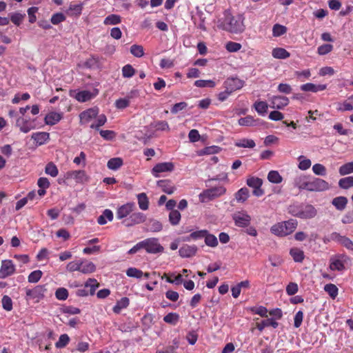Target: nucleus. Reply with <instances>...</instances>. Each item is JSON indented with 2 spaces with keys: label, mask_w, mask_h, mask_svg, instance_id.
<instances>
[{
  "label": "nucleus",
  "mask_w": 353,
  "mask_h": 353,
  "mask_svg": "<svg viewBox=\"0 0 353 353\" xmlns=\"http://www.w3.org/2000/svg\"><path fill=\"white\" fill-rule=\"evenodd\" d=\"M96 92H92L88 90H81L76 93L74 98L79 102H85L97 95Z\"/></svg>",
  "instance_id": "nucleus-22"
},
{
  "label": "nucleus",
  "mask_w": 353,
  "mask_h": 353,
  "mask_svg": "<svg viewBox=\"0 0 353 353\" xmlns=\"http://www.w3.org/2000/svg\"><path fill=\"white\" fill-rule=\"evenodd\" d=\"M69 341L70 337L68 334H61L59 336L58 341L55 343V347L58 349L63 348L68 344Z\"/></svg>",
  "instance_id": "nucleus-52"
},
{
  "label": "nucleus",
  "mask_w": 353,
  "mask_h": 353,
  "mask_svg": "<svg viewBox=\"0 0 353 353\" xmlns=\"http://www.w3.org/2000/svg\"><path fill=\"white\" fill-rule=\"evenodd\" d=\"M128 220L130 221V223H128V225L139 224L145 221L146 216L143 213L137 212L130 214Z\"/></svg>",
  "instance_id": "nucleus-25"
},
{
  "label": "nucleus",
  "mask_w": 353,
  "mask_h": 353,
  "mask_svg": "<svg viewBox=\"0 0 353 353\" xmlns=\"http://www.w3.org/2000/svg\"><path fill=\"white\" fill-rule=\"evenodd\" d=\"M339 172L344 176L353 172V162L347 163L339 168Z\"/></svg>",
  "instance_id": "nucleus-54"
},
{
  "label": "nucleus",
  "mask_w": 353,
  "mask_h": 353,
  "mask_svg": "<svg viewBox=\"0 0 353 353\" xmlns=\"http://www.w3.org/2000/svg\"><path fill=\"white\" fill-rule=\"evenodd\" d=\"M249 197V190L246 188H242L235 194L236 200L238 202L243 203Z\"/></svg>",
  "instance_id": "nucleus-37"
},
{
  "label": "nucleus",
  "mask_w": 353,
  "mask_h": 353,
  "mask_svg": "<svg viewBox=\"0 0 353 353\" xmlns=\"http://www.w3.org/2000/svg\"><path fill=\"white\" fill-rule=\"evenodd\" d=\"M82 11V5L71 3L65 12L69 15H80Z\"/></svg>",
  "instance_id": "nucleus-43"
},
{
  "label": "nucleus",
  "mask_w": 353,
  "mask_h": 353,
  "mask_svg": "<svg viewBox=\"0 0 353 353\" xmlns=\"http://www.w3.org/2000/svg\"><path fill=\"white\" fill-rule=\"evenodd\" d=\"M31 137L37 145H41L50 139V134L46 132H38L33 133Z\"/></svg>",
  "instance_id": "nucleus-21"
},
{
  "label": "nucleus",
  "mask_w": 353,
  "mask_h": 353,
  "mask_svg": "<svg viewBox=\"0 0 353 353\" xmlns=\"http://www.w3.org/2000/svg\"><path fill=\"white\" fill-rule=\"evenodd\" d=\"M243 19V17L241 14L232 16L228 11H225L223 18L219 19L217 26L224 30L232 33H239L245 29Z\"/></svg>",
  "instance_id": "nucleus-1"
},
{
  "label": "nucleus",
  "mask_w": 353,
  "mask_h": 353,
  "mask_svg": "<svg viewBox=\"0 0 353 353\" xmlns=\"http://www.w3.org/2000/svg\"><path fill=\"white\" fill-rule=\"evenodd\" d=\"M126 274L129 277L140 279L143 276V272L136 268H130L126 270Z\"/></svg>",
  "instance_id": "nucleus-57"
},
{
  "label": "nucleus",
  "mask_w": 353,
  "mask_h": 353,
  "mask_svg": "<svg viewBox=\"0 0 353 353\" xmlns=\"http://www.w3.org/2000/svg\"><path fill=\"white\" fill-rule=\"evenodd\" d=\"M197 251V247L194 245H184L179 250V255L183 258H188L194 256Z\"/></svg>",
  "instance_id": "nucleus-19"
},
{
  "label": "nucleus",
  "mask_w": 353,
  "mask_h": 353,
  "mask_svg": "<svg viewBox=\"0 0 353 353\" xmlns=\"http://www.w3.org/2000/svg\"><path fill=\"white\" fill-rule=\"evenodd\" d=\"M179 318L180 316L177 313L170 312L163 317V321L167 323L175 325L178 323Z\"/></svg>",
  "instance_id": "nucleus-44"
},
{
  "label": "nucleus",
  "mask_w": 353,
  "mask_h": 353,
  "mask_svg": "<svg viewBox=\"0 0 353 353\" xmlns=\"http://www.w3.org/2000/svg\"><path fill=\"white\" fill-rule=\"evenodd\" d=\"M288 212L292 216L307 219L314 218L317 214V210L310 204L294 203L289 206Z\"/></svg>",
  "instance_id": "nucleus-2"
},
{
  "label": "nucleus",
  "mask_w": 353,
  "mask_h": 353,
  "mask_svg": "<svg viewBox=\"0 0 353 353\" xmlns=\"http://www.w3.org/2000/svg\"><path fill=\"white\" fill-rule=\"evenodd\" d=\"M290 253L295 262H301L304 259L303 252L298 248L291 249Z\"/></svg>",
  "instance_id": "nucleus-47"
},
{
  "label": "nucleus",
  "mask_w": 353,
  "mask_h": 353,
  "mask_svg": "<svg viewBox=\"0 0 353 353\" xmlns=\"http://www.w3.org/2000/svg\"><path fill=\"white\" fill-rule=\"evenodd\" d=\"M299 165L298 168L301 170H306L310 168L312 162L309 159H307L304 156H300L299 157Z\"/></svg>",
  "instance_id": "nucleus-48"
},
{
  "label": "nucleus",
  "mask_w": 353,
  "mask_h": 353,
  "mask_svg": "<svg viewBox=\"0 0 353 353\" xmlns=\"http://www.w3.org/2000/svg\"><path fill=\"white\" fill-rule=\"evenodd\" d=\"M270 107L273 109H283L289 104V99L283 96H272L270 98Z\"/></svg>",
  "instance_id": "nucleus-14"
},
{
  "label": "nucleus",
  "mask_w": 353,
  "mask_h": 353,
  "mask_svg": "<svg viewBox=\"0 0 353 353\" xmlns=\"http://www.w3.org/2000/svg\"><path fill=\"white\" fill-rule=\"evenodd\" d=\"M15 272V265L11 260H3L1 261L0 268V278L5 279L12 275Z\"/></svg>",
  "instance_id": "nucleus-13"
},
{
  "label": "nucleus",
  "mask_w": 353,
  "mask_h": 353,
  "mask_svg": "<svg viewBox=\"0 0 353 353\" xmlns=\"http://www.w3.org/2000/svg\"><path fill=\"white\" fill-rule=\"evenodd\" d=\"M348 101L349 100L347 99L342 103H339L337 105V110L341 112L353 110V103Z\"/></svg>",
  "instance_id": "nucleus-58"
},
{
  "label": "nucleus",
  "mask_w": 353,
  "mask_h": 353,
  "mask_svg": "<svg viewBox=\"0 0 353 353\" xmlns=\"http://www.w3.org/2000/svg\"><path fill=\"white\" fill-rule=\"evenodd\" d=\"M247 185L254 188L261 187L263 185V180L260 178L255 176H250L247 179Z\"/></svg>",
  "instance_id": "nucleus-46"
},
{
  "label": "nucleus",
  "mask_w": 353,
  "mask_h": 353,
  "mask_svg": "<svg viewBox=\"0 0 353 353\" xmlns=\"http://www.w3.org/2000/svg\"><path fill=\"white\" fill-rule=\"evenodd\" d=\"M157 185L168 194H172L175 190L172 183L168 180H159L157 181Z\"/></svg>",
  "instance_id": "nucleus-29"
},
{
  "label": "nucleus",
  "mask_w": 353,
  "mask_h": 353,
  "mask_svg": "<svg viewBox=\"0 0 353 353\" xmlns=\"http://www.w3.org/2000/svg\"><path fill=\"white\" fill-rule=\"evenodd\" d=\"M181 214L176 210H171L169 214V221L173 225H178L181 220Z\"/></svg>",
  "instance_id": "nucleus-51"
},
{
  "label": "nucleus",
  "mask_w": 353,
  "mask_h": 353,
  "mask_svg": "<svg viewBox=\"0 0 353 353\" xmlns=\"http://www.w3.org/2000/svg\"><path fill=\"white\" fill-rule=\"evenodd\" d=\"M297 225V221L294 219L279 222L270 228V232L278 236H285L292 234L296 230Z\"/></svg>",
  "instance_id": "nucleus-3"
},
{
  "label": "nucleus",
  "mask_w": 353,
  "mask_h": 353,
  "mask_svg": "<svg viewBox=\"0 0 353 353\" xmlns=\"http://www.w3.org/2000/svg\"><path fill=\"white\" fill-rule=\"evenodd\" d=\"M235 145L239 148H253L255 147V142L252 139H243L237 141Z\"/></svg>",
  "instance_id": "nucleus-39"
},
{
  "label": "nucleus",
  "mask_w": 353,
  "mask_h": 353,
  "mask_svg": "<svg viewBox=\"0 0 353 353\" xmlns=\"http://www.w3.org/2000/svg\"><path fill=\"white\" fill-rule=\"evenodd\" d=\"M204 239L205 245L209 247L215 248L218 245L219 242L217 238L214 234L209 233L208 231H207Z\"/></svg>",
  "instance_id": "nucleus-41"
},
{
  "label": "nucleus",
  "mask_w": 353,
  "mask_h": 353,
  "mask_svg": "<svg viewBox=\"0 0 353 353\" xmlns=\"http://www.w3.org/2000/svg\"><path fill=\"white\" fill-rule=\"evenodd\" d=\"M310 176L305 174H299L294 177L293 185L301 190H307L309 186Z\"/></svg>",
  "instance_id": "nucleus-16"
},
{
  "label": "nucleus",
  "mask_w": 353,
  "mask_h": 353,
  "mask_svg": "<svg viewBox=\"0 0 353 353\" xmlns=\"http://www.w3.org/2000/svg\"><path fill=\"white\" fill-rule=\"evenodd\" d=\"M99 108H92L82 112L79 114L80 121L82 124H86L91 120L96 118L99 114Z\"/></svg>",
  "instance_id": "nucleus-15"
},
{
  "label": "nucleus",
  "mask_w": 353,
  "mask_h": 353,
  "mask_svg": "<svg viewBox=\"0 0 353 353\" xmlns=\"http://www.w3.org/2000/svg\"><path fill=\"white\" fill-rule=\"evenodd\" d=\"M130 300L127 297H123L117 301L116 305L113 307L112 310L115 314H119L121 311L128 307Z\"/></svg>",
  "instance_id": "nucleus-30"
},
{
  "label": "nucleus",
  "mask_w": 353,
  "mask_h": 353,
  "mask_svg": "<svg viewBox=\"0 0 353 353\" xmlns=\"http://www.w3.org/2000/svg\"><path fill=\"white\" fill-rule=\"evenodd\" d=\"M324 290L332 299H334L338 296L339 289L334 284H326L324 286Z\"/></svg>",
  "instance_id": "nucleus-40"
},
{
  "label": "nucleus",
  "mask_w": 353,
  "mask_h": 353,
  "mask_svg": "<svg viewBox=\"0 0 353 353\" xmlns=\"http://www.w3.org/2000/svg\"><path fill=\"white\" fill-rule=\"evenodd\" d=\"M207 231L208 230H201L193 232L190 234V235L189 236L184 238L183 239V241H190L191 239H200L205 238V236L207 234Z\"/></svg>",
  "instance_id": "nucleus-45"
},
{
  "label": "nucleus",
  "mask_w": 353,
  "mask_h": 353,
  "mask_svg": "<svg viewBox=\"0 0 353 353\" xmlns=\"http://www.w3.org/2000/svg\"><path fill=\"white\" fill-rule=\"evenodd\" d=\"M253 106L256 112L261 116L265 115L268 110V103L263 101H256Z\"/></svg>",
  "instance_id": "nucleus-31"
},
{
  "label": "nucleus",
  "mask_w": 353,
  "mask_h": 353,
  "mask_svg": "<svg viewBox=\"0 0 353 353\" xmlns=\"http://www.w3.org/2000/svg\"><path fill=\"white\" fill-rule=\"evenodd\" d=\"M278 325L279 323L276 321L274 319L272 318L265 319L261 322L256 323V327L261 332L263 331L264 328L267 327L272 326L274 328H276L278 327Z\"/></svg>",
  "instance_id": "nucleus-28"
},
{
  "label": "nucleus",
  "mask_w": 353,
  "mask_h": 353,
  "mask_svg": "<svg viewBox=\"0 0 353 353\" xmlns=\"http://www.w3.org/2000/svg\"><path fill=\"white\" fill-rule=\"evenodd\" d=\"M130 52L133 56L140 58L144 55V49L141 45L134 44L130 47Z\"/></svg>",
  "instance_id": "nucleus-49"
},
{
  "label": "nucleus",
  "mask_w": 353,
  "mask_h": 353,
  "mask_svg": "<svg viewBox=\"0 0 353 353\" xmlns=\"http://www.w3.org/2000/svg\"><path fill=\"white\" fill-rule=\"evenodd\" d=\"M147 225V230L151 232H159L162 230L163 225L161 223L155 219L150 220Z\"/></svg>",
  "instance_id": "nucleus-32"
},
{
  "label": "nucleus",
  "mask_w": 353,
  "mask_h": 353,
  "mask_svg": "<svg viewBox=\"0 0 353 353\" xmlns=\"http://www.w3.org/2000/svg\"><path fill=\"white\" fill-rule=\"evenodd\" d=\"M350 260L345 254H337L330 259V269L332 271H343L345 269V265Z\"/></svg>",
  "instance_id": "nucleus-6"
},
{
  "label": "nucleus",
  "mask_w": 353,
  "mask_h": 353,
  "mask_svg": "<svg viewBox=\"0 0 353 353\" xmlns=\"http://www.w3.org/2000/svg\"><path fill=\"white\" fill-rule=\"evenodd\" d=\"M47 292L46 285H38L32 288L25 289V299L27 301H32L33 303H39L45 297Z\"/></svg>",
  "instance_id": "nucleus-4"
},
{
  "label": "nucleus",
  "mask_w": 353,
  "mask_h": 353,
  "mask_svg": "<svg viewBox=\"0 0 353 353\" xmlns=\"http://www.w3.org/2000/svg\"><path fill=\"white\" fill-rule=\"evenodd\" d=\"M45 172L47 174L55 177L59 174V170L57 167L52 162L48 163L45 168Z\"/></svg>",
  "instance_id": "nucleus-53"
},
{
  "label": "nucleus",
  "mask_w": 353,
  "mask_h": 353,
  "mask_svg": "<svg viewBox=\"0 0 353 353\" xmlns=\"http://www.w3.org/2000/svg\"><path fill=\"white\" fill-rule=\"evenodd\" d=\"M226 190L223 186L219 185L203 191L199 197L202 203H207L225 194Z\"/></svg>",
  "instance_id": "nucleus-5"
},
{
  "label": "nucleus",
  "mask_w": 353,
  "mask_h": 353,
  "mask_svg": "<svg viewBox=\"0 0 353 353\" xmlns=\"http://www.w3.org/2000/svg\"><path fill=\"white\" fill-rule=\"evenodd\" d=\"M272 55L275 59H285L290 56V54L284 48H276L272 50Z\"/></svg>",
  "instance_id": "nucleus-33"
},
{
  "label": "nucleus",
  "mask_w": 353,
  "mask_h": 353,
  "mask_svg": "<svg viewBox=\"0 0 353 353\" xmlns=\"http://www.w3.org/2000/svg\"><path fill=\"white\" fill-rule=\"evenodd\" d=\"M55 296L58 300L65 301L68 297V291L64 288H59L55 292Z\"/></svg>",
  "instance_id": "nucleus-64"
},
{
  "label": "nucleus",
  "mask_w": 353,
  "mask_h": 353,
  "mask_svg": "<svg viewBox=\"0 0 353 353\" xmlns=\"http://www.w3.org/2000/svg\"><path fill=\"white\" fill-rule=\"evenodd\" d=\"M123 164V160L121 158H112L110 159L107 163V166L110 170H117Z\"/></svg>",
  "instance_id": "nucleus-42"
},
{
  "label": "nucleus",
  "mask_w": 353,
  "mask_h": 353,
  "mask_svg": "<svg viewBox=\"0 0 353 353\" xmlns=\"http://www.w3.org/2000/svg\"><path fill=\"white\" fill-rule=\"evenodd\" d=\"M16 126L23 133H28L35 128L34 120L22 117L17 118Z\"/></svg>",
  "instance_id": "nucleus-12"
},
{
  "label": "nucleus",
  "mask_w": 353,
  "mask_h": 353,
  "mask_svg": "<svg viewBox=\"0 0 353 353\" xmlns=\"http://www.w3.org/2000/svg\"><path fill=\"white\" fill-rule=\"evenodd\" d=\"M268 179L270 183H280L283 181V178L278 171L272 170L269 172L268 174Z\"/></svg>",
  "instance_id": "nucleus-38"
},
{
  "label": "nucleus",
  "mask_w": 353,
  "mask_h": 353,
  "mask_svg": "<svg viewBox=\"0 0 353 353\" xmlns=\"http://www.w3.org/2000/svg\"><path fill=\"white\" fill-rule=\"evenodd\" d=\"M136 208L134 203H127L121 207H119L117 211V218L118 219H122L132 212Z\"/></svg>",
  "instance_id": "nucleus-17"
},
{
  "label": "nucleus",
  "mask_w": 353,
  "mask_h": 353,
  "mask_svg": "<svg viewBox=\"0 0 353 353\" xmlns=\"http://www.w3.org/2000/svg\"><path fill=\"white\" fill-rule=\"evenodd\" d=\"M244 85V81L239 78H228L223 83V87L231 94L236 90H240Z\"/></svg>",
  "instance_id": "nucleus-9"
},
{
  "label": "nucleus",
  "mask_w": 353,
  "mask_h": 353,
  "mask_svg": "<svg viewBox=\"0 0 353 353\" xmlns=\"http://www.w3.org/2000/svg\"><path fill=\"white\" fill-rule=\"evenodd\" d=\"M121 21V17L115 14H112L106 17L103 21V23L106 26H112L120 23Z\"/></svg>",
  "instance_id": "nucleus-36"
},
{
  "label": "nucleus",
  "mask_w": 353,
  "mask_h": 353,
  "mask_svg": "<svg viewBox=\"0 0 353 353\" xmlns=\"http://www.w3.org/2000/svg\"><path fill=\"white\" fill-rule=\"evenodd\" d=\"M139 207L142 210H146L149 207V201L145 193H140L137 195Z\"/></svg>",
  "instance_id": "nucleus-35"
},
{
  "label": "nucleus",
  "mask_w": 353,
  "mask_h": 353,
  "mask_svg": "<svg viewBox=\"0 0 353 353\" xmlns=\"http://www.w3.org/2000/svg\"><path fill=\"white\" fill-rule=\"evenodd\" d=\"M339 185L343 189H348L353 187V176L342 178L339 181Z\"/></svg>",
  "instance_id": "nucleus-50"
},
{
  "label": "nucleus",
  "mask_w": 353,
  "mask_h": 353,
  "mask_svg": "<svg viewBox=\"0 0 353 353\" xmlns=\"http://www.w3.org/2000/svg\"><path fill=\"white\" fill-rule=\"evenodd\" d=\"M96 270L95 265L88 260H81L80 272L83 274H90Z\"/></svg>",
  "instance_id": "nucleus-27"
},
{
  "label": "nucleus",
  "mask_w": 353,
  "mask_h": 353,
  "mask_svg": "<svg viewBox=\"0 0 353 353\" xmlns=\"http://www.w3.org/2000/svg\"><path fill=\"white\" fill-rule=\"evenodd\" d=\"M143 249H145L148 253L157 254L163 252V247L159 243L157 238H148L141 241Z\"/></svg>",
  "instance_id": "nucleus-7"
},
{
  "label": "nucleus",
  "mask_w": 353,
  "mask_h": 353,
  "mask_svg": "<svg viewBox=\"0 0 353 353\" xmlns=\"http://www.w3.org/2000/svg\"><path fill=\"white\" fill-rule=\"evenodd\" d=\"M347 199L345 196H340L334 198L332 204L339 211H343L347 205Z\"/></svg>",
  "instance_id": "nucleus-26"
},
{
  "label": "nucleus",
  "mask_w": 353,
  "mask_h": 353,
  "mask_svg": "<svg viewBox=\"0 0 353 353\" xmlns=\"http://www.w3.org/2000/svg\"><path fill=\"white\" fill-rule=\"evenodd\" d=\"M313 172L318 176H325L326 175V168L321 163H316L312 166Z\"/></svg>",
  "instance_id": "nucleus-62"
},
{
  "label": "nucleus",
  "mask_w": 353,
  "mask_h": 353,
  "mask_svg": "<svg viewBox=\"0 0 353 353\" xmlns=\"http://www.w3.org/2000/svg\"><path fill=\"white\" fill-rule=\"evenodd\" d=\"M194 84L198 88H214L216 85L215 82L212 80H196Z\"/></svg>",
  "instance_id": "nucleus-60"
},
{
  "label": "nucleus",
  "mask_w": 353,
  "mask_h": 353,
  "mask_svg": "<svg viewBox=\"0 0 353 353\" xmlns=\"http://www.w3.org/2000/svg\"><path fill=\"white\" fill-rule=\"evenodd\" d=\"M135 74V70L130 64L125 65L122 68V75L124 78H131Z\"/></svg>",
  "instance_id": "nucleus-56"
},
{
  "label": "nucleus",
  "mask_w": 353,
  "mask_h": 353,
  "mask_svg": "<svg viewBox=\"0 0 353 353\" xmlns=\"http://www.w3.org/2000/svg\"><path fill=\"white\" fill-rule=\"evenodd\" d=\"M233 220L235 225L238 227H246L248 226L251 221L250 216L245 212H237L232 216Z\"/></svg>",
  "instance_id": "nucleus-11"
},
{
  "label": "nucleus",
  "mask_w": 353,
  "mask_h": 353,
  "mask_svg": "<svg viewBox=\"0 0 353 353\" xmlns=\"http://www.w3.org/2000/svg\"><path fill=\"white\" fill-rule=\"evenodd\" d=\"M68 179H73L77 183H83L88 180V176L84 170H72L66 173Z\"/></svg>",
  "instance_id": "nucleus-18"
},
{
  "label": "nucleus",
  "mask_w": 353,
  "mask_h": 353,
  "mask_svg": "<svg viewBox=\"0 0 353 353\" xmlns=\"http://www.w3.org/2000/svg\"><path fill=\"white\" fill-rule=\"evenodd\" d=\"M326 88V84L316 85L312 83H307L301 85V90L304 92H317L325 90Z\"/></svg>",
  "instance_id": "nucleus-20"
},
{
  "label": "nucleus",
  "mask_w": 353,
  "mask_h": 353,
  "mask_svg": "<svg viewBox=\"0 0 353 353\" xmlns=\"http://www.w3.org/2000/svg\"><path fill=\"white\" fill-rule=\"evenodd\" d=\"M174 168V165L172 162L159 163L155 165L152 169V175L156 177H160L161 173L172 172Z\"/></svg>",
  "instance_id": "nucleus-10"
},
{
  "label": "nucleus",
  "mask_w": 353,
  "mask_h": 353,
  "mask_svg": "<svg viewBox=\"0 0 353 353\" xmlns=\"http://www.w3.org/2000/svg\"><path fill=\"white\" fill-rule=\"evenodd\" d=\"M62 119V114L57 112H50L45 117V123L47 125H53Z\"/></svg>",
  "instance_id": "nucleus-24"
},
{
  "label": "nucleus",
  "mask_w": 353,
  "mask_h": 353,
  "mask_svg": "<svg viewBox=\"0 0 353 353\" xmlns=\"http://www.w3.org/2000/svg\"><path fill=\"white\" fill-rule=\"evenodd\" d=\"M330 188L329 183L320 178H311L309 181L307 191L310 192H322Z\"/></svg>",
  "instance_id": "nucleus-8"
},
{
  "label": "nucleus",
  "mask_w": 353,
  "mask_h": 353,
  "mask_svg": "<svg viewBox=\"0 0 353 353\" xmlns=\"http://www.w3.org/2000/svg\"><path fill=\"white\" fill-rule=\"evenodd\" d=\"M287 32V28L280 24H275L272 28V34L274 37H280Z\"/></svg>",
  "instance_id": "nucleus-61"
},
{
  "label": "nucleus",
  "mask_w": 353,
  "mask_h": 353,
  "mask_svg": "<svg viewBox=\"0 0 353 353\" xmlns=\"http://www.w3.org/2000/svg\"><path fill=\"white\" fill-rule=\"evenodd\" d=\"M151 125L157 130L168 131L170 130L169 125L167 121H158L152 123Z\"/></svg>",
  "instance_id": "nucleus-55"
},
{
  "label": "nucleus",
  "mask_w": 353,
  "mask_h": 353,
  "mask_svg": "<svg viewBox=\"0 0 353 353\" xmlns=\"http://www.w3.org/2000/svg\"><path fill=\"white\" fill-rule=\"evenodd\" d=\"M261 123L262 121L260 119H254L250 115L240 118L238 121V123L241 126H255Z\"/></svg>",
  "instance_id": "nucleus-23"
},
{
  "label": "nucleus",
  "mask_w": 353,
  "mask_h": 353,
  "mask_svg": "<svg viewBox=\"0 0 353 353\" xmlns=\"http://www.w3.org/2000/svg\"><path fill=\"white\" fill-rule=\"evenodd\" d=\"M113 219V213L110 210L106 209L103 211V214L97 219V222L99 225H105L107 221H111Z\"/></svg>",
  "instance_id": "nucleus-34"
},
{
  "label": "nucleus",
  "mask_w": 353,
  "mask_h": 353,
  "mask_svg": "<svg viewBox=\"0 0 353 353\" xmlns=\"http://www.w3.org/2000/svg\"><path fill=\"white\" fill-rule=\"evenodd\" d=\"M97 117V121L95 123L91 124L90 128L99 130L101 126L103 125L106 123L107 119L104 114L98 115Z\"/></svg>",
  "instance_id": "nucleus-59"
},
{
  "label": "nucleus",
  "mask_w": 353,
  "mask_h": 353,
  "mask_svg": "<svg viewBox=\"0 0 353 353\" xmlns=\"http://www.w3.org/2000/svg\"><path fill=\"white\" fill-rule=\"evenodd\" d=\"M42 274L43 273L41 270H34L32 272L28 277V282L32 283H37L41 278Z\"/></svg>",
  "instance_id": "nucleus-63"
}]
</instances>
